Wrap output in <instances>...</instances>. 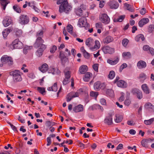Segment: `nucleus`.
<instances>
[{
    "mask_svg": "<svg viewBox=\"0 0 154 154\" xmlns=\"http://www.w3.org/2000/svg\"><path fill=\"white\" fill-rule=\"evenodd\" d=\"M67 0H58V4H60L59 9L60 12H64L67 13L71 10L72 7L69 4Z\"/></svg>",
    "mask_w": 154,
    "mask_h": 154,
    "instance_id": "1",
    "label": "nucleus"
},
{
    "mask_svg": "<svg viewBox=\"0 0 154 154\" xmlns=\"http://www.w3.org/2000/svg\"><path fill=\"white\" fill-rule=\"evenodd\" d=\"M94 43V41L91 38H89L86 39L85 42L86 45L89 47L90 49L93 51H95L99 49L100 46L99 42L97 40H96L94 42L95 44L92 47Z\"/></svg>",
    "mask_w": 154,
    "mask_h": 154,
    "instance_id": "2",
    "label": "nucleus"
},
{
    "mask_svg": "<svg viewBox=\"0 0 154 154\" xmlns=\"http://www.w3.org/2000/svg\"><path fill=\"white\" fill-rule=\"evenodd\" d=\"M20 73V72L17 70H15L10 72V74L12 76L14 82H20L22 80V79Z\"/></svg>",
    "mask_w": 154,
    "mask_h": 154,
    "instance_id": "3",
    "label": "nucleus"
},
{
    "mask_svg": "<svg viewBox=\"0 0 154 154\" xmlns=\"http://www.w3.org/2000/svg\"><path fill=\"white\" fill-rule=\"evenodd\" d=\"M2 62L4 64L11 65L13 64V60L11 57L6 55L3 56L1 58Z\"/></svg>",
    "mask_w": 154,
    "mask_h": 154,
    "instance_id": "4",
    "label": "nucleus"
},
{
    "mask_svg": "<svg viewBox=\"0 0 154 154\" xmlns=\"http://www.w3.org/2000/svg\"><path fill=\"white\" fill-rule=\"evenodd\" d=\"M12 47L11 48L12 49L15 48H21L23 46V43L19 41L18 39H17L15 40L12 43Z\"/></svg>",
    "mask_w": 154,
    "mask_h": 154,
    "instance_id": "5",
    "label": "nucleus"
},
{
    "mask_svg": "<svg viewBox=\"0 0 154 154\" xmlns=\"http://www.w3.org/2000/svg\"><path fill=\"white\" fill-rule=\"evenodd\" d=\"M20 23L22 24H27L29 22V19L28 16L25 15H21L19 20Z\"/></svg>",
    "mask_w": 154,
    "mask_h": 154,
    "instance_id": "6",
    "label": "nucleus"
},
{
    "mask_svg": "<svg viewBox=\"0 0 154 154\" xmlns=\"http://www.w3.org/2000/svg\"><path fill=\"white\" fill-rule=\"evenodd\" d=\"M79 94L77 92H72L69 93L66 97V101L69 102L73 98L78 97Z\"/></svg>",
    "mask_w": 154,
    "mask_h": 154,
    "instance_id": "7",
    "label": "nucleus"
},
{
    "mask_svg": "<svg viewBox=\"0 0 154 154\" xmlns=\"http://www.w3.org/2000/svg\"><path fill=\"white\" fill-rule=\"evenodd\" d=\"M100 19L101 22L105 24H107L110 21V19L107 14H103L100 17Z\"/></svg>",
    "mask_w": 154,
    "mask_h": 154,
    "instance_id": "8",
    "label": "nucleus"
},
{
    "mask_svg": "<svg viewBox=\"0 0 154 154\" xmlns=\"http://www.w3.org/2000/svg\"><path fill=\"white\" fill-rule=\"evenodd\" d=\"M104 123L108 125H111L113 124L112 114H109V116H106L104 120Z\"/></svg>",
    "mask_w": 154,
    "mask_h": 154,
    "instance_id": "9",
    "label": "nucleus"
},
{
    "mask_svg": "<svg viewBox=\"0 0 154 154\" xmlns=\"http://www.w3.org/2000/svg\"><path fill=\"white\" fill-rule=\"evenodd\" d=\"M103 51L105 54H112L114 51V49L108 46L104 47L102 49Z\"/></svg>",
    "mask_w": 154,
    "mask_h": 154,
    "instance_id": "10",
    "label": "nucleus"
},
{
    "mask_svg": "<svg viewBox=\"0 0 154 154\" xmlns=\"http://www.w3.org/2000/svg\"><path fill=\"white\" fill-rule=\"evenodd\" d=\"M105 86V83L101 84L100 81L97 82L94 84V88L97 90H98L100 88L103 89Z\"/></svg>",
    "mask_w": 154,
    "mask_h": 154,
    "instance_id": "11",
    "label": "nucleus"
},
{
    "mask_svg": "<svg viewBox=\"0 0 154 154\" xmlns=\"http://www.w3.org/2000/svg\"><path fill=\"white\" fill-rule=\"evenodd\" d=\"M44 42V41L42 38H37L34 46L36 48L40 47H41L42 45H44L43 44Z\"/></svg>",
    "mask_w": 154,
    "mask_h": 154,
    "instance_id": "12",
    "label": "nucleus"
},
{
    "mask_svg": "<svg viewBox=\"0 0 154 154\" xmlns=\"http://www.w3.org/2000/svg\"><path fill=\"white\" fill-rule=\"evenodd\" d=\"M79 26L81 27H85L87 25L86 19L85 17L80 18L79 20Z\"/></svg>",
    "mask_w": 154,
    "mask_h": 154,
    "instance_id": "13",
    "label": "nucleus"
},
{
    "mask_svg": "<svg viewBox=\"0 0 154 154\" xmlns=\"http://www.w3.org/2000/svg\"><path fill=\"white\" fill-rule=\"evenodd\" d=\"M109 5L110 8L112 9H116L119 6V4L116 1H111L109 3Z\"/></svg>",
    "mask_w": 154,
    "mask_h": 154,
    "instance_id": "14",
    "label": "nucleus"
},
{
    "mask_svg": "<svg viewBox=\"0 0 154 154\" xmlns=\"http://www.w3.org/2000/svg\"><path fill=\"white\" fill-rule=\"evenodd\" d=\"M84 109V106L81 104H79L78 105L75 106L73 109V111L75 112H83Z\"/></svg>",
    "mask_w": 154,
    "mask_h": 154,
    "instance_id": "15",
    "label": "nucleus"
},
{
    "mask_svg": "<svg viewBox=\"0 0 154 154\" xmlns=\"http://www.w3.org/2000/svg\"><path fill=\"white\" fill-rule=\"evenodd\" d=\"M11 19L8 17H5L3 21V23L5 27H7L12 22Z\"/></svg>",
    "mask_w": 154,
    "mask_h": 154,
    "instance_id": "16",
    "label": "nucleus"
},
{
    "mask_svg": "<svg viewBox=\"0 0 154 154\" xmlns=\"http://www.w3.org/2000/svg\"><path fill=\"white\" fill-rule=\"evenodd\" d=\"M149 19L147 18L142 19L138 22L139 26L140 27H142L145 24L148 23L149 22Z\"/></svg>",
    "mask_w": 154,
    "mask_h": 154,
    "instance_id": "17",
    "label": "nucleus"
},
{
    "mask_svg": "<svg viewBox=\"0 0 154 154\" xmlns=\"http://www.w3.org/2000/svg\"><path fill=\"white\" fill-rule=\"evenodd\" d=\"M141 88L143 92L146 94L150 93V90L147 85L144 84L141 85Z\"/></svg>",
    "mask_w": 154,
    "mask_h": 154,
    "instance_id": "18",
    "label": "nucleus"
},
{
    "mask_svg": "<svg viewBox=\"0 0 154 154\" xmlns=\"http://www.w3.org/2000/svg\"><path fill=\"white\" fill-rule=\"evenodd\" d=\"M46 46L45 45H42L40 48H39L36 52V54L38 57H40L42 54Z\"/></svg>",
    "mask_w": 154,
    "mask_h": 154,
    "instance_id": "19",
    "label": "nucleus"
},
{
    "mask_svg": "<svg viewBox=\"0 0 154 154\" xmlns=\"http://www.w3.org/2000/svg\"><path fill=\"white\" fill-rule=\"evenodd\" d=\"M146 64L145 62L143 60L139 61L137 63V66L139 69L145 68L146 67Z\"/></svg>",
    "mask_w": 154,
    "mask_h": 154,
    "instance_id": "20",
    "label": "nucleus"
},
{
    "mask_svg": "<svg viewBox=\"0 0 154 154\" xmlns=\"http://www.w3.org/2000/svg\"><path fill=\"white\" fill-rule=\"evenodd\" d=\"M12 29L11 28H8L5 29L2 32V35L3 37L5 38L7 37L8 34L12 31Z\"/></svg>",
    "mask_w": 154,
    "mask_h": 154,
    "instance_id": "21",
    "label": "nucleus"
},
{
    "mask_svg": "<svg viewBox=\"0 0 154 154\" xmlns=\"http://www.w3.org/2000/svg\"><path fill=\"white\" fill-rule=\"evenodd\" d=\"M57 82L54 83L51 87L48 88L47 90L49 91H53L56 92L57 90Z\"/></svg>",
    "mask_w": 154,
    "mask_h": 154,
    "instance_id": "22",
    "label": "nucleus"
},
{
    "mask_svg": "<svg viewBox=\"0 0 154 154\" xmlns=\"http://www.w3.org/2000/svg\"><path fill=\"white\" fill-rule=\"evenodd\" d=\"M48 65L46 63H44L40 67H39V69L42 72L44 73L48 70Z\"/></svg>",
    "mask_w": 154,
    "mask_h": 154,
    "instance_id": "23",
    "label": "nucleus"
},
{
    "mask_svg": "<svg viewBox=\"0 0 154 154\" xmlns=\"http://www.w3.org/2000/svg\"><path fill=\"white\" fill-rule=\"evenodd\" d=\"M118 86L121 88H126L127 86V84L124 81L120 80L117 82Z\"/></svg>",
    "mask_w": 154,
    "mask_h": 154,
    "instance_id": "24",
    "label": "nucleus"
},
{
    "mask_svg": "<svg viewBox=\"0 0 154 154\" xmlns=\"http://www.w3.org/2000/svg\"><path fill=\"white\" fill-rule=\"evenodd\" d=\"M9 3V2L8 0H0V3L2 9L4 10H5L7 5Z\"/></svg>",
    "mask_w": 154,
    "mask_h": 154,
    "instance_id": "25",
    "label": "nucleus"
},
{
    "mask_svg": "<svg viewBox=\"0 0 154 154\" xmlns=\"http://www.w3.org/2000/svg\"><path fill=\"white\" fill-rule=\"evenodd\" d=\"M88 70V67L86 65H82L80 67L79 69V71L82 74H84Z\"/></svg>",
    "mask_w": 154,
    "mask_h": 154,
    "instance_id": "26",
    "label": "nucleus"
},
{
    "mask_svg": "<svg viewBox=\"0 0 154 154\" xmlns=\"http://www.w3.org/2000/svg\"><path fill=\"white\" fill-rule=\"evenodd\" d=\"M92 74L89 72H87L83 78L85 82H88L90 79V78L91 77Z\"/></svg>",
    "mask_w": 154,
    "mask_h": 154,
    "instance_id": "27",
    "label": "nucleus"
},
{
    "mask_svg": "<svg viewBox=\"0 0 154 154\" xmlns=\"http://www.w3.org/2000/svg\"><path fill=\"white\" fill-rule=\"evenodd\" d=\"M144 35L142 34H140L137 35L135 37V40L137 42L143 41L145 40Z\"/></svg>",
    "mask_w": 154,
    "mask_h": 154,
    "instance_id": "28",
    "label": "nucleus"
},
{
    "mask_svg": "<svg viewBox=\"0 0 154 154\" xmlns=\"http://www.w3.org/2000/svg\"><path fill=\"white\" fill-rule=\"evenodd\" d=\"M113 40V38L110 36H108L105 38L103 40L104 43L108 44L112 42Z\"/></svg>",
    "mask_w": 154,
    "mask_h": 154,
    "instance_id": "29",
    "label": "nucleus"
},
{
    "mask_svg": "<svg viewBox=\"0 0 154 154\" xmlns=\"http://www.w3.org/2000/svg\"><path fill=\"white\" fill-rule=\"evenodd\" d=\"M44 31L42 30H40L38 31L36 33L37 38H42L43 36Z\"/></svg>",
    "mask_w": 154,
    "mask_h": 154,
    "instance_id": "30",
    "label": "nucleus"
},
{
    "mask_svg": "<svg viewBox=\"0 0 154 154\" xmlns=\"http://www.w3.org/2000/svg\"><path fill=\"white\" fill-rule=\"evenodd\" d=\"M138 79L140 80V82H143L146 79V75L144 73H142L140 74Z\"/></svg>",
    "mask_w": 154,
    "mask_h": 154,
    "instance_id": "31",
    "label": "nucleus"
},
{
    "mask_svg": "<svg viewBox=\"0 0 154 154\" xmlns=\"http://www.w3.org/2000/svg\"><path fill=\"white\" fill-rule=\"evenodd\" d=\"M145 107L147 109H151L154 111V106L149 102L147 103L145 105Z\"/></svg>",
    "mask_w": 154,
    "mask_h": 154,
    "instance_id": "32",
    "label": "nucleus"
},
{
    "mask_svg": "<svg viewBox=\"0 0 154 154\" xmlns=\"http://www.w3.org/2000/svg\"><path fill=\"white\" fill-rule=\"evenodd\" d=\"M75 12L77 15L81 16L83 15V11L80 8H78L75 9Z\"/></svg>",
    "mask_w": 154,
    "mask_h": 154,
    "instance_id": "33",
    "label": "nucleus"
},
{
    "mask_svg": "<svg viewBox=\"0 0 154 154\" xmlns=\"http://www.w3.org/2000/svg\"><path fill=\"white\" fill-rule=\"evenodd\" d=\"M123 119L122 116L116 115V118L114 119V121L116 123H119L121 122Z\"/></svg>",
    "mask_w": 154,
    "mask_h": 154,
    "instance_id": "34",
    "label": "nucleus"
},
{
    "mask_svg": "<svg viewBox=\"0 0 154 154\" xmlns=\"http://www.w3.org/2000/svg\"><path fill=\"white\" fill-rule=\"evenodd\" d=\"M119 61V58H117L116 59L113 60L108 59L107 60V62L111 65H113L117 63Z\"/></svg>",
    "mask_w": 154,
    "mask_h": 154,
    "instance_id": "35",
    "label": "nucleus"
},
{
    "mask_svg": "<svg viewBox=\"0 0 154 154\" xmlns=\"http://www.w3.org/2000/svg\"><path fill=\"white\" fill-rule=\"evenodd\" d=\"M124 6L125 7V8L127 10L131 12H133L134 9L131 7V5L127 3H125L124 4Z\"/></svg>",
    "mask_w": 154,
    "mask_h": 154,
    "instance_id": "36",
    "label": "nucleus"
},
{
    "mask_svg": "<svg viewBox=\"0 0 154 154\" xmlns=\"http://www.w3.org/2000/svg\"><path fill=\"white\" fill-rule=\"evenodd\" d=\"M141 145L145 147H148V143H149L148 140H147L146 139L142 140L141 141Z\"/></svg>",
    "mask_w": 154,
    "mask_h": 154,
    "instance_id": "37",
    "label": "nucleus"
},
{
    "mask_svg": "<svg viewBox=\"0 0 154 154\" xmlns=\"http://www.w3.org/2000/svg\"><path fill=\"white\" fill-rule=\"evenodd\" d=\"M122 55L124 58H129L131 57V54L130 52H124L122 53Z\"/></svg>",
    "mask_w": 154,
    "mask_h": 154,
    "instance_id": "38",
    "label": "nucleus"
},
{
    "mask_svg": "<svg viewBox=\"0 0 154 154\" xmlns=\"http://www.w3.org/2000/svg\"><path fill=\"white\" fill-rule=\"evenodd\" d=\"M106 94L110 97H112L114 96V93L113 91L110 89H108L106 91Z\"/></svg>",
    "mask_w": 154,
    "mask_h": 154,
    "instance_id": "39",
    "label": "nucleus"
},
{
    "mask_svg": "<svg viewBox=\"0 0 154 154\" xmlns=\"http://www.w3.org/2000/svg\"><path fill=\"white\" fill-rule=\"evenodd\" d=\"M154 121V118H151L148 120H145L144 121V123L146 125H149L151 124Z\"/></svg>",
    "mask_w": 154,
    "mask_h": 154,
    "instance_id": "40",
    "label": "nucleus"
},
{
    "mask_svg": "<svg viewBox=\"0 0 154 154\" xmlns=\"http://www.w3.org/2000/svg\"><path fill=\"white\" fill-rule=\"evenodd\" d=\"M125 17V15H122L120 16L119 18L114 20V22H121L124 19Z\"/></svg>",
    "mask_w": 154,
    "mask_h": 154,
    "instance_id": "41",
    "label": "nucleus"
},
{
    "mask_svg": "<svg viewBox=\"0 0 154 154\" xmlns=\"http://www.w3.org/2000/svg\"><path fill=\"white\" fill-rule=\"evenodd\" d=\"M66 29L68 32L72 34V32L73 27L71 24H69L66 27Z\"/></svg>",
    "mask_w": 154,
    "mask_h": 154,
    "instance_id": "42",
    "label": "nucleus"
},
{
    "mask_svg": "<svg viewBox=\"0 0 154 154\" xmlns=\"http://www.w3.org/2000/svg\"><path fill=\"white\" fill-rule=\"evenodd\" d=\"M13 8L16 12L18 13H20L21 12V9L19 6L15 5L13 6Z\"/></svg>",
    "mask_w": 154,
    "mask_h": 154,
    "instance_id": "43",
    "label": "nucleus"
},
{
    "mask_svg": "<svg viewBox=\"0 0 154 154\" xmlns=\"http://www.w3.org/2000/svg\"><path fill=\"white\" fill-rule=\"evenodd\" d=\"M16 35L18 36H20L22 34V31L21 29H16L14 30Z\"/></svg>",
    "mask_w": 154,
    "mask_h": 154,
    "instance_id": "44",
    "label": "nucleus"
},
{
    "mask_svg": "<svg viewBox=\"0 0 154 154\" xmlns=\"http://www.w3.org/2000/svg\"><path fill=\"white\" fill-rule=\"evenodd\" d=\"M115 75V72L113 71H111L110 72L109 75V78L110 79H112Z\"/></svg>",
    "mask_w": 154,
    "mask_h": 154,
    "instance_id": "45",
    "label": "nucleus"
},
{
    "mask_svg": "<svg viewBox=\"0 0 154 154\" xmlns=\"http://www.w3.org/2000/svg\"><path fill=\"white\" fill-rule=\"evenodd\" d=\"M37 90L40 93L42 94H43L45 92V88H44L38 87Z\"/></svg>",
    "mask_w": 154,
    "mask_h": 154,
    "instance_id": "46",
    "label": "nucleus"
},
{
    "mask_svg": "<svg viewBox=\"0 0 154 154\" xmlns=\"http://www.w3.org/2000/svg\"><path fill=\"white\" fill-rule=\"evenodd\" d=\"M154 29V25H150L148 28V31L150 33H152Z\"/></svg>",
    "mask_w": 154,
    "mask_h": 154,
    "instance_id": "47",
    "label": "nucleus"
},
{
    "mask_svg": "<svg viewBox=\"0 0 154 154\" xmlns=\"http://www.w3.org/2000/svg\"><path fill=\"white\" fill-rule=\"evenodd\" d=\"M128 42V40L127 38L124 39L122 42V43L123 46L124 47H126Z\"/></svg>",
    "mask_w": 154,
    "mask_h": 154,
    "instance_id": "48",
    "label": "nucleus"
},
{
    "mask_svg": "<svg viewBox=\"0 0 154 154\" xmlns=\"http://www.w3.org/2000/svg\"><path fill=\"white\" fill-rule=\"evenodd\" d=\"M140 91L137 88H134L132 90L131 92L133 94L136 95Z\"/></svg>",
    "mask_w": 154,
    "mask_h": 154,
    "instance_id": "49",
    "label": "nucleus"
},
{
    "mask_svg": "<svg viewBox=\"0 0 154 154\" xmlns=\"http://www.w3.org/2000/svg\"><path fill=\"white\" fill-rule=\"evenodd\" d=\"M61 60L62 64L63 66H64L66 63H68V59L67 58H63L61 59Z\"/></svg>",
    "mask_w": 154,
    "mask_h": 154,
    "instance_id": "50",
    "label": "nucleus"
},
{
    "mask_svg": "<svg viewBox=\"0 0 154 154\" xmlns=\"http://www.w3.org/2000/svg\"><path fill=\"white\" fill-rule=\"evenodd\" d=\"M127 66V65L126 63H124L122 64L120 66L119 68V71L121 72L122 70L125 68H126Z\"/></svg>",
    "mask_w": 154,
    "mask_h": 154,
    "instance_id": "51",
    "label": "nucleus"
},
{
    "mask_svg": "<svg viewBox=\"0 0 154 154\" xmlns=\"http://www.w3.org/2000/svg\"><path fill=\"white\" fill-rule=\"evenodd\" d=\"M146 12V10L145 8H143L140 10V13L142 15H144Z\"/></svg>",
    "mask_w": 154,
    "mask_h": 154,
    "instance_id": "52",
    "label": "nucleus"
},
{
    "mask_svg": "<svg viewBox=\"0 0 154 154\" xmlns=\"http://www.w3.org/2000/svg\"><path fill=\"white\" fill-rule=\"evenodd\" d=\"M65 78L69 79L70 77V72L69 71L65 72Z\"/></svg>",
    "mask_w": 154,
    "mask_h": 154,
    "instance_id": "53",
    "label": "nucleus"
},
{
    "mask_svg": "<svg viewBox=\"0 0 154 154\" xmlns=\"http://www.w3.org/2000/svg\"><path fill=\"white\" fill-rule=\"evenodd\" d=\"M93 68L94 69L96 72H98V64L97 63L93 65Z\"/></svg>",
    "mask_w": 154,
    "mask_h": 154,
    "instance_id": "54",
    "label": "nucleus"
},
{
    "mask_svg": "<svg viewBox=\"0 0 154 154\" xmlns=\"http://www.w3.org/2000/svg\"><path fill=\"white\" fill-rule=\"evenodd\" d=\"M136 95L137 98L139 99H141L143 97L142 93L140 91Z\"/></svg>",
    "mask_w": 154,
    "mask_h": 154,
    "instance_id": "55",
    "label": "nucleus"
},
{
    "mask_svg": "<svg viewBox=\"0 0 154 154\" xmlns=\"http://www.w3.org/2000/svg\"><path fill=\"white\" fill-rule=\"evenodd\" d=\"M57 49V46L54 45L50 49V52L51 53H54L55 52V51Z\"/></svg>",
    "mask_w": 154,
    "mask_h": 154,
    "instance_id": "56",
    "label": "nucleus"
},
{
    "mask_svg": "<svg viewBox=\"0 0 154 154\" xmlns=\"http://www.w3.org/2000/svg\"><path fill=\"white\" fill-rule=\"evenodd\" d=\"M8 123L10 125L11 128L13 129V130L14 131H18L17 130V128L15 126H14L10 122H8Z\"/></svg>",
    "mask_w": 154,
    "mask_h": 154,
    "instance_id": "57",
    "label": "nucleus"
},
{
    "mask_svg": "<svg viewBox=\"0 0 154 154\" xmlns=\"http://www.w3.org/2000/svg\"><path fill=\"white\" fill-rule=\"evenodd\" d=\"M90 95L92 97H97L98 95V93L97 92L92 91L90 93Z\"/></svg>",
    "mask_w": 154,
    "mask_h": 154,
    "instance_id": "58",
    "label": "nucleus"
},
{
    "mask_svg": "<svg viewBox=\"0 0 154 154\" xmlns=\"http://www.w3.org/2000/svg\"><path fill=\"white\" fill-rule=\"evenodd\" d=\"M83 53L84 57L88 59L90 57V54L86 51H85Z\"/></svg>",
    "mask_w": 154,
    "mask_h": 154,
    "instance_id": "59",
    "label": "nucleus"
},
{
    "mask_svg": "<svg viewBox=\"0 0 154 154\" xmlns=\"http://www.w3.org/2000/svg\"><path fill=\"white\" fill-rule=\"evenodd\" d=\"M78 143H79L78 145L80 147H81L82 149L85 148V145L84 144L79 141H78Z\"/></svg>",
    "mask_w": 154,
    "mask_h": 154,
    "instance_id": "60",
    "label": "nucleus"
},
{
    "mask_svg": "<svg viewBox=\"0 0 154 154\" xmlns=\"http://www.w3.org/2000/svg\"><path fill=\"white\" fill-rule=\"evenodd\" d=\"M96 27L97 29H100L102 28V24L100 23H97L96 24Z\"/></svg>",
    "mask_w": 154,
    "mask_h": 154,
    "instance_id": "61",
    "label": "nucleus"
},
{
    "mask_svg": "<svg viewBox=\"0 0 154 154\" xmlns=\"http://www.w3.org/2000/svg\"><path fill=\"white\" fill-rule=\"evenodd\" d=\"M69 82H70V81L69 80V79L65 78L63 82V84L65 85L68 84Z\"/></svg>",
    "mask_w": 154,
    "mask_h": 154,
    "instance_id": "62",
    "label": "nucleus"
},
{
    "mask_svg": "<svg viewBox=\"0 0 154 154\" xmlns=\"http://www.w3.org/2000/svg\"><path fill=\"white\" fill-rule=\"evenodd\" d=\"M60 56L61 59L66 58L64 54L62 51H60Z\"/></svg>",
    "mask_w": 154,
    "mask_h": 154,
    "instance_id": "63",
    "label": "nucleus"
},
{
    "mask_svg": "<svg viewBox=\"0 0 154 154\" xmlns=\"http://www.w3.org/2000/svg\"><path fill=\"white\" fill-rule=\"evenodd\" d=\"M150 48L149 45H146L143 46V49L145 51H148L149 50Z\"/></svg>",
    "mask_w": 154,
    "mask_h": 154,
    "instance_id": "64",
    "label": "nucleus"
}]
</instances>
